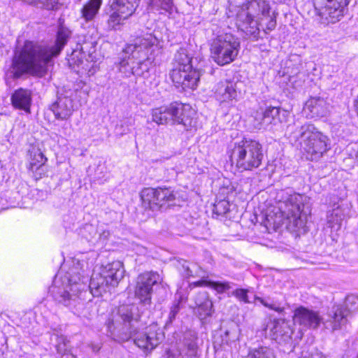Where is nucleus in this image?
Wrapping results in <instances>:
<instances>
[{"label":"nucleus","mask_w":358,"mask_h":358,"mask_svg":"<svg viewBox=\"0 0 358 358\" xmlns=\"http://www.w3.org/2000/svg\"><path fill=\"white\" fill-rule=\"evenodd\" d=\"M71 31L63 25L59 27L57 39L53 45H43L26 41L21 48L14 52L10 73L14 79L29 74L43 77L48 71V64L57 57L71 37Z\"/></svg>","instance_id":"1"},{"label":"nucleus","mask_w":358,"mask_h":358,"mask_svg":"<svg viewBox=\"0 0 358 358\" xmlns=\"http://www.w3.org/2000/svg\"><path fill=\"white\" fill-rule=\"evenodd\" d=\"M143 313L136 305L120 306L111 315L107 324L111 336L127 341L134 336V343L145 352L155 349L164 339V334L157 325H150L143 332H138L142 325Z\"/></svg>","instance_id":"2"},{"label":"nucleus","mask_w":358,"mask_h":358,"mask_svg":"<svg viewBox=\"0 0 358 358\" xmlns=\"http://www.w3.org/2000/svg\"><path fill=\"white\" fill-rule=\"evenodd\" d=\"M275 198L283 217L282 224L292 231L303 228L311 213L310 198L291 189L278 191Z\"/></svg>","instance_id":"3"},{"label":"nucleus","mask_w":358,"mask_h":358,"mask_svg":"<svg viewBox=\"0 0 358 358\" xmlns=\"http://www.w3.org/2000/svg\"><path fill=\"white\" fill-rule=\"evenodd\" d=\"M271 6L266 0H249L237 13L236 24L247 35L256 37L264 18H268L264 31L267 34L276 27V15H270Z\"/></svg>","instance_id":"4"},{"label":"nucleus","mask_w":358,"mask_h":358,"mask_svg":"<svg viewBox=\"0 0 358 358\" xmlns=\"http://www.w3.org/2000/svg\"><path fill=\"white\" fill-rule=\"evenodd\" d=\"M154 45L151 35L138 38L134 44L127 45L122 51L120 70L126 77L131 75L145 76L149 71V49Z\"/></svg>","instance_id":"5"},{"label":"nucleus","mask_w":358,"mask_h":358,"mask_svg":"<svg viewBox=\"0 0 358 358\" xmlns=\"http://www.w3.org/2000/svg\"><path fill=\"white\" fill-rule=\"evenodd\" d=\"M230 157L238 169L252 171L262 164L264 159L262 145L257 141L245 138L235 143Z\"/></svg>","instance_id":"6"},{"label":"nucleus","mask_w":358,"mask_h":358,"mask_svg":"<svg viewBox=\"0 0 358 358\" xmlns=\"http://www.w3.org/2000/svg\"><path fill=\"white\" fill-rule=\"evenodd\" d=\"M124 269L120 261L108 264L101 273L93 275L90 282V288L93 295L99 296L107 292L109 286L115 287L124 277Z\"/></svg>","instance_id":"7"},{"label":"nucleus","mask_w":358,"mask_h":358,"mask_svg":"<svg viewBox=\"0 0 358 358\" xmlns=\"http://www.w3.org/2000/svg\"><path fill=\"white\" fill-rule=\"evenodd\" d=\"M240 49V42L237 38L230 34L218 36L213 42L210 48L212 57L220 66H224L234 62Z\"/></svg>","instance_id":"8"},{"label":"nucleus","mask_w":358,"mask_h":358,"mask_svg":"<svg viewBox=\"0 0 358 358\" xmlns=\"http://www.w3.org/2000/svg\"><path fill=\"white\" fill-rule=\"evenodd\" d=\"M300 143L303 150L315 158L327 150V137L312 124H305L299 129Z\"/></svg>","instance_id":"9"},{"label":"nucleus","mask_w":358,"mask_h":358,"mask_svg":"<svg viewBox=\"0 0 358 358\" xmlns=\"http://www.w3.org/2000/svg\"><path fill=\"white\" fill-rule=\"evenodd\" d=\"M142 201L152 210H166L176 205V196L171 188H145L141 193Z\"/></svg>","instance_id":"10"},{"label":"nucleus","mask_w":358,"mask_h":358,"mask_svg":"<svg viewBox=\"0 0 358 358\" xmlns=\"http://www.w3.org/2000/svg\"><path fill=\"white\" fill-rule=\"evenodd\" d=\"M138 6V0H111L108 10L107 25L109 29H116L130 17Z\"/></svg>","instance_id":"11"},{"label":"nucleus","mask_w":358,"mask_h":358,"mask_svg":"<svg viewBox=\"0 0 358 358\" xmlns=\"http://www.w3.org/2000/svg\"><path fill=\"white\" fill-rule=\"evenodd\" d=\"M159 280V275L153 271L145 272L137 278L134 290L135 297L139 300L140 305L145 307L147 310L151 307L153 286Z\"/></svg>","instance_id":"12"},{"label":"nucleus","mask_w":358,"mask_h":358,"mask_svg":"<svg viewBox=\"0 0 358 358\" xmlns=\"http://www.w3.org/2000/svg\"><path fill=\"white\" fill-rule=\"evenodd\" d=\"M318 14L324 16L330 23L341 20L348 10L350 0H313Z\"/></svg>","instance_id":"13"},{"label":"nucleus","mask_w":358,"mask_h":358,"mask_svg":"<svg viewBox=\"0 0 358 358\" xmlns=\"http://www.w3.org/2000/svg\"><path fill=\"white\" fill-rule=\"evenodd\" d=\"M201 71L196 69H172L169 76L177 88L194 90L197 87Z\"/></svg>","instance_id":"14"},{"label":"nucleus","mask_w":358,"mask_h":358,"mask_svg":"<svg viewBox=\"0 0 358 358\" xmlns=\"http://www.w3.org/2000/svg\"><path fill=\"white\" fill-rule=\"evenodd\" d=\"M293 320L295 324L305 329H317L323 322V318L319 312L303 306L294 310Z\"/></svg>","instance_id":"15"},{"label":"nucleus","mask_w":358,"mask_h":358,"mask_svg":"<svg viewBox=\"0 0 358 358\" xmlns=\"http://www.w3.org/2000/svg\"><path fill=\"white\" fill-rule=\"evenodd\" d=\"M181 108V103L174 102L153 108L151 112L152 120L157 124H176V115Z\"/></svg>","instance_id":"16"},{"label":"nucleus","mask_w":358,"mask_h":358,"mask_svg":"<svg viewBox=\"0 0 358 358\" xmlns=\"http://www.w3.org/2000/svg\"><path fill=\"white\" fill-rule=\"evenodd\" d=\"M199 340L197 333L194 331H186L180 346L178 348L184 358H199Z\"/></svg>","instance_id":"17"},{"label":"nucleus","mask_w":358,"mask_h":358,"mask_svg":"<svg viewBox=\"0 0 358 358\" xmlns=\"http://www.w3.org/2000/svg\"><path fill=\"white\" fill-rule=\"evenodd\" d=\"M238 81L224 80L218 82L213 88L215 96L220 102L236 99L238 96Z\"/></svg>","instance_id":"18"},{"label":"nucleus","mask_w":358,"mask_h":358,"mask_svg":"<svg viewBox=\"0 0 358 358\" xmlns=\"http://www.w3.org/2000/svg\"><path fill=\"white\" fill-rule=\"evenodd\" d=\"M349 310L341 306H334L328 313V318L323 322L327 329L332 331L341 329L347 324Z\"/></svg>","instance_id":"19"},{"label":"nucleus","mask_w":358,"mask_h":358,"mask_svg":"<svg viewBox=\"0 0 358 358\" xmlns=\"http://www.w3.org/2000/svg\"><path fill=\"white\" fill-rule=\"evenodd\" d=\"M304 110L311 117H325L329 112V104L323 98L313 97L306 101Z\"/></svg>","instance_id":"20"},{"label":"nucleus","mask_w":358,"mask_h":358,"mask_svg":"<svg viewBox=\"0 0 358 358\" xmlns=\"http://www.w3.org/2000/svg\"><path fill=\"white\" fill-rule=\"evenodd\" d=\"M56 119L67 120L71 117L73 111V100L67 96L59 97L51 106Z\"/></svg>","instance_id":"21"},{"label":"nucleus","mask_w":358,"mask_h":358,"mask_svg":"<svg viewBox=\"0 0 358 358\" xmlns=\"http://www.w3.org/2000/svg\"><path fill=\"white\" fill-rule=\"evenodd\" d=\"M271 331L273 339L279 343H287L292 340L293 330L288 322L285 320H275Z\"/></svg>","instance_id":"22"},{"label":"nucleus","mask_w":358,"mask_h":358,"mask_svg":"<svg viewBox=\"0 0 358 358\" xmlns=\"http://www.w3.org/2000/svg\"><path fill=\"white\" fill-rule=\"evenodd\" d=\"M238 340V333L236 328H230L224 331L220 330L214 336L213 346L215 351L225 349L231 343Z\"/></svg>","instance_id":"23"},{"label":"nucleus","mask_w":358,"mask_h":358,"mask_svg":"<svg viewBox=\"0 0 358 358\" xmlns=\"http://www.w3.org/2000/svg\"><path fill=\"white\" fill-rule=\"evenodd\" d=\"M13 106L17 109L30 112L31 93L29 90L20 88L15 91L11 96Z\"/></svg>","instance_id":"24"},{"label":"nucleus","mask_w":358,"mask_h":358,"mask_svg":"<svg viewBox=\"0 0 358 358\" xmlns=\"http://www.w3.org/2000/svg\"><path fill=\"white\" fill-rule=\"evenodd\" d=\"M196 113L189 105L182 104L180 112L177 113L176 117V124H181L186 130L190 129L195 126Z\"/></svg>","instance_id":"25"},{"label":"nucleus","mask_w":358,"mask_h":358,"mask_svg":"<svg viewBox=\"0 0 358 358\" xmlns=\"http://www.w3.org/2000/svg\"><path fill=\"white\" fill-rule=\"evenodd\" d=\"M30 156L31 159L29 169L33 173H35L36 179L41 178L45 173L44 164L47 161V158L40 150H32Z\"/></svg>","instance_id":"26"},{"label":"nucleus","mask_w":358,"mask_h":358,"mask_svg":"<svg viewBox=\"0 0 358 358\" xmlns=\"http://www.w3.org/2000/svg\"><path fill=\"white\" fill-rule=\"evenodd\" d=\"M172 64L173 69H192V57L188 54L187 49L180 48L179 50H177L174 55Z\"/></svg>","instance_id":"27"},{"label":"nucleus","mask_w":358,"mask_h":358,"mask_svg":"<svg viewBox=\"0 0 358 358\" xmlns=\"http://www.w3.org/2000/svg\"><path fill=\"white\" fill-rule=\"evenodd\" d=\"M57 358H77L72 352L70 341L64 336H57L55 345Z\"/></svg>","instance_id":"28"},{"label":"nucleus","mask_w":358,"mask_h":358,"mask_svg":"<svg viewBox=\"0 0 358 358\" xmlns=\"http://www.w3.org/2000/svg\"><path fill=\"white\" fill-rule=\"evenodd\" d=\"M102 4V0H89L81 10L82 17L85 21L92 20L97 15Z\"/></svg>","instance_id":"29"},{"label":"nucleus","mask_w":358,"mask_h":358,"mask_svg":"<svg viewBox=\"0 0 358 358\" xmlns=\"http://www.w3.org/2000/svg\"><path fill=\"white\" fill-rule=\"evenodd\" d=\"M280 108L279 107H267L263 113L262 120L264 124H276L282 122L280 118Z\"/></svg>","instance_id":"30"},{"label":"nucleus","mask_w":358,"mask_h":358,"mask_svg":"<svg viewBox=\"0 0 358 358\" xmlns=\"http://www.w3.org/2000/svg\"><path fill=\"white\" fill-rule=\"evenodd\" d=\"M248 358H275L273 349L262 346L250 351Z\"/></svg>","instance_id":"31"},{"label":"nucleus","mask_w":358,"mask_h":358,"mask_svg":"<svg viewBox=\"0 0 358 358\" xmlns=\"http://www.w3.org/2000/svg\"><path fill=\"white\" fill-rule=\"evenodd\" d=\"M197 286L206 285L213 288L218 293H224V292L231 288V283L229 282H218V281H199L196 283Z\"/></svg>","instance_id":"32"},{"label":"nucleus","mask_w":358,"mask_h":358,"mask_svg":"<svg viewBox=\"0 0 358 358\" xmlns=\"http://www.w3.org/2000/svg\"><path fill=\"white\" fill-rule=\"evenodd\" d=\"M194 315H196L201 320H204L207 317H210L213 312L212 301H207L206 304L201 306L192 307Z\"/></svg>","instance_id":"33"},{"label":"nucleus","mask_w":358,"mask_h":358,"mask_svg":"<svg viewBox=\"0 0 358 358\" xmlns=\"http://www.w3.org/2000/svg\"><path fill=\"white\" fill-rule=\"evenodd\" d=\"M150 4L157 10H163L169 13H172L173 7V0H150Z\"/></svg>","instance_id":"34"},{"label":"nucleus","mask_w":358,"mask_h":358,"mask_svg":"<svg viewBox=\"0 0 358 358\" xmlns=\"http://www.w3.org/2000/svg\"><path fill=\"white\" fill-rule=\"evenodd\" d=\"M255 300L260 302L264 306L277 313H280L284 311V308L281 307L280 303L269 302L268 299H266L259 296H255Z\"/></svg>","instance_id":"35"},{"label":"nucleus","mask_w":358,"mask_h":358,"mask_svg":"<svg viewBox=\"0 0 358 358\" xmlns=\"http://www.w3.org/2000/svg\"><path fill=\"white\" fill-rule=\"evenodd\" d=\"M229 203L228 201L223 199L217 201L214 204L213 212L218 215H224L229 212Z\"/></svg>","instance_id":"36"},{"label":"nucleus","mask_w":358,"mask_h":358,"mask_svg":"<svg viewBox=\"0 0 358 358\" xmlns=\"http://www.w3.org/2000/svg\"><path fill=\"white\" fill-rule=\"evenodd\" d=\"M180 310V301L178 300L173 301L172 306L170 308V312L169 313L168 319L166 322V326H169L173 323Z\"/></svg>","instance_id":"37"},{"label":"nucleus","mask_w":358,"mask_h":358,"mask_svg":"<svg viewBox=\"0 0 358 358\" xmlns=\"http://www.w3.org/2000/svg\"><path fill=\"white\" fill-rule=\"evenodd\" d=\"M194 301L195 304L194 307H199L202 306L203 304H206L207 301H211V300L209 299V295L207 292H200L194 296Z\"/></svg>","instance_id":"38"},{"label":"nucleus","mask_w":358,"mask_h":358,"mask_svg":"<svg viewBox=\"0 0 358 358\" xmlns=\"http://www.w3.org/2000/svg\"><path fill=\"white\" fill-rule=\"evenodd\" d=\"M248 291L247 289L240 288L233 291L232 295L240 301L244 302L245 303H249L250 301L248 299Z\"/></svg>","instance_id":"39"},{"label":"nucleus","mask_w":358,"mask_h":358,"mask_svg":"<svg viewBox=\"0 0 358 358\" xmlns=\"http://www.w3.org/2000/svg\"><path fill=\"white\" fill-rule=\"evenodd\" d=\"M78 54H79V52L74 51L68 59L69 66L73 69L75 68V66H79L83 63V60L78 59Z\"/></svg>","instance_id":"40"},{"label":"nucleus","mask_w":358,"mask_h":358,"mask_svg":"<svg viewBox=\"0 0 358 358\" xmlns=\"http://www.w3.org/2000/svg\"><path fill=\"white\" fill-rule=\"evenodd\" d=\"M341 219L338 217L337 213L334 210L327 215V222L329 227H332L334 224H338Z\"/></svg>","instance_id":"41"},{"label":"nucleus","mask_w":358,"mask_h":358,"mask_svg":"<svg viewBox=\"0 0 358 358\" xmlns=\"http://www.w3.org/2000/svg\"><path fill=\"white\" fill-rule=\"evenodd\" d=\"M166 358H184L182 354L177 349L176 350L168 351Z\"/></svg>","instance_id":"42"},{"label":"nucleus","mask_w":358,"mask_h":358,"mask_svg":"<svg viewBox=\"0 0 358 358\" xmlns=\"http://www.w3.org/2000/svg\"><path fill=\"white\" fill-rule=\"evenodd\" d=\"M46 8L48 10L58 9V3L56 0H47Z\"/></svg>","instance_id":"43"},{"label":"nucleus","mask_w":358,"mask_h":358,"mask_svg":"<svg viewBox=\"0 0 358 358\" xmlns=\"http://www.w3.org/2000/svg\"><path fill=\"white\" fill-rule=\"evenodd\" d=\"M64 298V303L66 306L68 304L66 303V300H69L70 299V294L69 292H64V294L62 296Z\"/></svg>","instance_id":"44"},{"label":"nucleus","mask_w":358,"mask_h":358,"mask_svg":"<svg viewBox=\"0 0 358 358\" xmlns=\"http://www.w3.org/2000/svg\"><path fill=\"white\" fill-rule=\"evenodd\" d=\"M87 44H85L84 45H82L81 47V51L83 52V53H85L86 52H88V54H90L91 53V51L90 50H87Z\"/></svg>","instance_id":"45"},{"label":"nucleus","mask_w":358,"mask_h":358,"mask_svg":"<svg viewBox=\"0 0 358 358\" xmlns=\"http://www.w3.org/2000/svg\"><path fill=\"white\" fill-rule=\"evenodd\" d=\"M191 273H192V271H189V268L187 267V273H186V275H192V274H191Z\"/></svg>","instance_id":"46"},{"label":"nucleus","mask_w":358,"mask_h":358,"mask_svg":"<svg viewBox=\"0 0 358 358\" xmlns=\"http://www.w3.org/2000/svg\"><path fill=\"white\" fill-rule=\"evenodd\" d=\"M357 358H358V355H357Z\"/></svg>","instance_id":"47"}]
</instances>
